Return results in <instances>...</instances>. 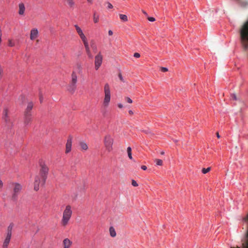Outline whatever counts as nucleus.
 Segmentation results:
<instances>
[{
    "instance_id": "obj_1",
    "label": "nucleus",
    "mask_w": 248,
    "mask_h": 248,
    "mask_svg": "<svg viewBox=\"0 0 248 248\" xmlns=\"http://www.w3.org/2000/svg\"><path fill=\"white\" fill-rule=\"evenodd\" d=\"M40 167L39 174L35 176L34 179V189L35 191L39 190L40 185H44L48 173V168L45 163L41 164Z\"/></svg>"
},
{
    "instance_id": "obj_2",
    "label": "nucleus",
    "mask_w": 248,
    "mask_h": 248,
    "mask_svg": "<svg viewBox=\"0 0 248 248\" xmlns=\"http://www.w3.org/2000/svg\"><path fill=\"white\" fill-rule=\"evenodd\" d=\"M240 41L243 49H248V19L244 23L240 30Z\"/></svg>"
},
{
    "instance_id": "obj_3",
    "label": "nucleus",
    "mask_w": 248,
    "mask_h": 248,
    "mask_svg": "<svg viewBox=\"0 0 248 248\" xmlns=\"http://www.w3.org/2000/svg\"><path fill=\"white\" fill-rule=\"evenodd\" d=\"M72 215V210L71 206L69 205H66L62 213V217L61 220L62 226H66L68 224Z\"/></svg>"
},
{
    "instance_id": "obj_4",
    "label": "nucleus",
    "mask_w": 248,
    "mask_h": 248,
    "mask_svg": "<svg viewBox=\"0 0 248 248\" xmlns=\"http://www.w3.org/2000/svg\"><path fill=\"white\" fill-rule=\"evenodd\" d=\"M104 98L103 99L102 106L104 108L108 107L110 101L111 93L109 84L107 83L104 85Z\"/></svg>"
},
{
    "instance_id": "obj_5",
    "label": "nucleus",
    "mask_w": 248,
    "mask_h": 248,
    "mask_svg": "<svg viewBox=\"0 0 248 248\" xmlns=\"http://www.w3.org/2000/svg\"><path fill=\"white\" fill-rule=\"evenodd\" d=\"M114 139L110 134H107L104 138V144L106 150L110 152L113 150Z\"/></svg>"
},
{
    "instance_id": "obj_6",
    "label": "nucleus",
    "mask_w": 248,
    "mask_h": 248,
    "mask_svg": "<svg viewBox=\"0 0 248 248\" xmlns=\"http://www.w3.org/2000/svg\"><path fill=\"white\" fill-rule=\"evenodd\" d=\"M72 79L70 84L68 87V90L71 93H74L77 88L78 77L75 72H73L71 75Z\"/></svg>"
},
{
    "instance_id": "obj_7",
    "label": "nucleus",
    "mask_w": 248,
    "mask_h": 248,
    "mask_svg": "<svg viewBox=\"0 0 248 248\" xmlns=\"http://www.w3.org/2000/svg\"><path fill=\"white\" fill-rule=\"evenodd\" d=\"M103 61V56L101 52H99L97 55L95 56L94 68L97 70L102 64Z\"/></svg>"
},
{
    "instance_id": "obj_8",
    "label": "nucleus",
    "mask_w": 248,
    "mask_h": 248,
    "mask_svg": "<svg viewBox=\"0 0 248 248\" xmlns=\"http://www.w3.org/2000/svg\"><path fill=\"white\" fill-rule=\"evenodd\" d=\"M13 194L12 196V199L16 200L17 194L20 192L22 189V186L18 183H14L13 184Z\"/></svg>"
},
{
    "instance_id": "obj_9",
    "label": "nucleus",
    "mask_w": 248,
    "mask_h": 248,
    "mask_svg": "<svg viewBox=\"0 0 248 248\" xmlns=\"http://www.w3.org/2000/svg\"><path fill=\"white\" fill-rule=\"evenodd\" d=\"M81 40L84 44L85 51L88 57L90 59H92L93 58V55L91 53L87 37L82 39Z\"/></svg>"
},
{
    "instance_id": "obj_10",
    "label": "nucleus",
    "mask_w": 248,
    "mask_h": 248,
    "mask_svg": "<svg viewBox=\"0 0 248 248\" xmlns=\"http://www.w3.org/2000/svg\"><path fill=\"white\" fill-rule=\"evenodd\" d=\"M73 137L69 135L65 145V153L68 154L71 151Z\"/></svg>"
},
{
    "instance_id": "obj_11",
    "label": "nucleus",
    "mask_w": 248,
    "mask_h": 248,
    "mask_svg": "<svg viewBox=\"0 0 248 248\" xmlns=\"http://www.w3.org/2000/svg\"><path fill=\"white\" fill-rule=\"evenodd\" d=\"M3 119L4 120L5 122L6 123L7 126H12V123L10 122V119L8 116V109L6 108L4 109L3 112Z\"/></svg>"
},
{
    "instance_id": "obj_12",
    "label": "nucleus",
    "mask_w": 248,
    "mask_h": 248,
    "mask_svg": "<svg viewBox=\"0 0 248 248\" xmlns=\"http://www.w3.org/2000/svg\"><path fill=\"white\" fill-rule=\"evenodd\" d=\"M31 113H24V124L25 125L29 124L31 121Z\"/></svg>"
},
{
    "instance_id": "obj_13",
    "label": "nucleus",
    "mask_w": 248,
    "mask_h": 248,
    "mask_svg": "<svg viewBox=\"0 0 248 248\" xmlns=\"http://www.w3.org/2000/svg\"><path fill=\"white\" fill-rule=\"evenodd\" d=\"M72 242L69 238H65L62 242V248H71Z\"/></svg>"
},
{
    "instance_id": "obj_14",
    "label": "nucleus",
    "mask_w": 248,
    "mask_h": 248,
    "mask_svg": "<svg viewBox=\"0 0 248 248\" xmlns=\"http://www.w3.org/2000/svg\"><path fill=\"white\" fill-rule=\"evenodd\" d=\"M39 35V32L37 29L33 28L31 30L30 33V39L31 40H34L36 39Z\"/></svg>"
},
{
    "instance_id": "obj_15",
    "label": "nucleus",
    "mask_w": 248,
    "mask_h": 248,
    "mask_svg": "<svg viewBox=\"0 0 248 248\" xmlns=\"http://www.w3.org/2000/svg\"><path fill=\"white\" fill-rule=\"evenodd\" d=\"M74 27L75 28L77 33L79 35L81 40L86 37L85 34H84L82 29L78 25H75Z\"/></svg>"
},
{
    "instance_id": "obj_16",
    "label": "nucleus",
    "mask_w": 248,
    "mask_h": 248,
    "mask_svg": "<svg viewBox=\"0 0 248 248\" xmlns=\"http://www.w3.org/2000/svg\"><path fill=\"white\" fill-rule=\"evenodd\" d=\"M11 238V235H10V233L9 234H7L6 237L4 240V241L3 244V248H7L9 244L10 239Z\"/></svg>"
},
{
    "instance_id": "obj_17",
    "label": "nucleus",
    "mask_w": 248,
    "mask_h": 248,
    "mask_svg": "<svg viewBox=\"0 0 248 248\" xmlns=\"http://www.w3.org/2000/svg\"><path fill=\"white\" fill-rule=\"evenodd\" d=\"M19 11L18 14L19 15H23L25 10V5L23 3H20L18 5Z\"/></svg>"
},
{
    "instance_id": "obj_18",
    "label": "nucleus",
    "mask_w": 248,
    "mask_h": 248,
    "mask_svg": "<svg viewBox=\"0 0 248 248\" xmlns=\"http://www.w3.org/2000/svg\"><path fill=\"white\" fill-rule=\"evenodd\" d=\"M33 104L32 102H29L27 107L26 109H25L24 113H31V110L33 108Z\"/></svg>"
},
{
    "instance_id": "obj_19",
    "label": "nucleus",
    "mask_w": 248,
    "mask_h": 248,
    "mask_svg": "<svg viewBox=\"0 0 248 248\" xmlns=\"http://www.w3.org/2000/svg\"><path fill=\"white\" fill-rule=\"evenodd\" d=\"M80 149L82 151H87L88 149V146L86 143L84 141H80L79 143Z\"/></svg>"
},
{
    "instance_id": "obj_20",
    "label": "nucleus",
    "mask_w": 248,
    "mask_h": 248,
    "mask_svg": "<svg viewBox=\"0 0 248 248\" xmlns=\"http://www.w3.org/2000/svg\"><path fill=\"white\" fill-rule=\"evenodd\" d=\"M239 2L243 7H247L248 6V0H239Z\"/></svg>"
},
{
    "instance_id": "obj_21",
    "label": "nucleus",
    "mask_w": 248,
    "mask_h": 248,
    "mask_svg": "<svg viewBox=\"0 0 248 248\" xmlns=\"http://www.w3.org/2000/svg\"><path fill=\"white\" fill-rule=\"evenodd\" d=\"M109 232H110V235L111 237H114L116 236V232L115 230L113 227H111L109 228Z\"/></svg>"
},
{
    "instance_id": "obj_22",
    "label": "nucleus",
    "mask_w": 248,
    "mask_h": 248,
    "mask_svg": "<svg viewBox=\"0 0 248 248\" xmlns=\"http://www.w3.org/2000/svg\"><path fill=\"white\" fill-rule=\"evenodd\" d=\"M119 16L122 21L126 22L128 21V18L125 15L120 14Z\"/></svg>"
},
{
    "instance_id": "obj_23",
    "label": "nucleus",
    "mask_w": 248,
    "mask_h": 248,
    "mask_svg": "<svg viewBox=\"0 0 248 248\" xmlns=\"http://www.w3.org/2000/svg\"><path fill=\"white\" fill-rule=\"evenodd\" d=\"M67 3L70 8H73L75 5V2L73 0H65Z\"/></svg>"
},
{
    "instance_id": "obj_24",
    "label": "nucleus",
    "mask_w": 248,
    "mask_h": 248,
    "mask_svg": "<svg viewBox=\"0 0 248 248\" xmlns=\"http://www.w3.org/2000/svg\"><path fill=\"white\" fill-rule=\"evenodd\" d=\"M132 152L131 148L130 147H128L127 148V152L128 154V156L129 159H132V158H133L132 156V152Z\"/></svg>"
},
{
    "instance_id": "obj_25",
    "label": "nucleus",
    "mask_w": 248,
    "mask_h": 248,
    "mask_svg": "<svg viewBox=\"0 0 248 248\" xmlns=\"http://www.w3.org/2000/svg\"><path fill=\"white\" fill-rule=\"evenodd\" d=\"M91 46L92 48L93 51L94 52H96V51L97 50V46L95 45V44H94V42L93 41H92L91 42Z\"/></svg>"
},
{
    "instance_id": "obj_26",
    "label": "nucleus",
    "mask_w": 248,
    "mask_h": 248,
    "mask_svg": "<svg viewBox=\"0 0 248 248\" xmlns=\"http://www.w3.org/2000/svg\"><path fill=\"white\" fill-rule=\"evenodd\" d=\"M13 227V224H10L8 227L7 229V234H9L10 233V235H12V230Z\"/></svg>"
},
{
    "instance_id": "obj_27",
    "label": "nucleus",
    "mask_w": 248,
    "mask_h": 248,
    "mask_svg": "<svg viewBox=\"0 0 248 248\" xmlns=\"http://www.w3.org/2000/svg\"><path fill=\"white\" fill-rule=\"evenodd\" d=\"M99 21V16L96 15V13L93 14V21L94 23H97Z\"/></svg>"
},
{
    "instance_id": "obj_28",
    "label": "nucleus",
    "mask_w": 248,
    "mask_h": 248,
    "mask_svg": "<svg viewBox=\"0 0 248 248\" xmlns=\"http://www.w3.org/2000/svg\"><path fill=\"white\" fill-rule=\"evenodd\" d=\"M211 170V168L210 167H208L207 168V169H205V168H203L202 169V172L203 173V174H205L207 172H208Z\"/></svg>"
},
{
    "instance_id": "obj_29",
    "label": "nucleus",
    "mask_w": 248,
    "mask_h": 248,
    "mask_svg": "<svg viewBox=\"0 0 248 248\" xmlns=\"http://www.w3.org/2000/svg\"><path fill=\"white\" fill-rule=\"evenodd\" d=\"M156 164L159 166H162L163 164V161L161 159H156Z\"/></svg>"
},
{
    "instance_id": "obj_30",
    "label": "nucleus",
    "mask_w": 248,
    "mask_h": 248,
    "mask_svg": "<svg viewBox=\"0 0 248 248\" xmlns=\"http://www.w3.org/2000/svg\"><path fill=\"white\" fill-rule=\"evenodd\" d=\"M125 100L127 102L129 103H132L133 101L131 99H130L129 97H126L125 98Z\"/></svg>"
},
{
    "instance_id": "obj_31",
    "label": "nucleus",
    "mask_w": 248,
    "mask_h": 248,
    "mask_svg": "<svg viewBox=\"0 0 248 248\" xmlns=\"http://www.w3.org/2000/svg\"><path fill=\"white\" fill-rule=\"evenodd\" d=\"M160 70L162 72H167L168 71V69L166 67H160Z\"/></svg>"
},
{
    "instance_id": "obj_32",
    "label": "nucleus",
    "mask_w": 248,
    "mask_h": 248,
    "mask_svg": "<svg viewBox=\"0 0 248 248\" xmlns=\"http://www.w3.org/2000/svg\"><path fill=\"white\" fill-rule=\"evenodd\" d=\"M132 185L134 186H138V184L137 183V182L136 181L134 180H133L132 181Z\"/></svg>"
},
{
    "instance_id": "obj_33",
    "label": "nucleus",
    "mask_w": 248,
    "mask_h": 248,
    "mask_svg": "<svg viewBox=\"0 0 248 248\" xmlns=\"http://www.w3.org/2000/svg\"><path fill=\"white\" fill-rule=\"evenodd\" d=\"M231 98H232V99L235 100H236L237 99L236 95L235 94H234V93L232 94L231 95Z\"/></svg>"
},
{
    "instance_id": "obj_34",
    "label": "nucleus",
    "mask_w": 248,
    "mask_h": 248,
    "mask_svg": "<svg viewBox=\"0 0 248 248\" xmlns=\"http://www.w3.org/2000/svg\"><path fill=\"white\" fill-rule=\"evenodd\" d=\"M8 45L10 46H15V44L12 41V40H9Z\"/></svg>"
},
{
    "instance_id": "obj_35",
    "label": "nucleus",
    "mask_w": 248,
    "mask_h": 248,
    "mask_svg": "<svg viewBox=\"0 0 248 248\" xmlns=\"http://www.w3.org/2000/svg\"><path fill=\"white\" fill-rule=\"evenodd\" d=\"M118 77H119V78L120 79L122 82H124V78H123V77H122V75L121 73H119V74H118Z\"/></svg>"
},
{
    "instance_id": "obj_36",
    "label": "nucleus",
    "mask_w": 248,
    "mask_h": 248,
    "mask_svg": "<svg viewBox=\"0 0 248 248\" xmlns=\"http://www.w3.org/2000/svg\"><path fill=\"white\" fill-rule=\"evenodd\" d=\"M147 19L150 21H151V22H153L154 21H155V18L154 17H149V16H147Z\"/></svg>"
},
{
    "instance_id": "obj_37",
    "label": "nucleus",
    "mask_w": 248,
    "mask_h": 248,
    "mask_svg": "<svg viewBox=\"0 0 248 248\" xmlns=\"http://www.w3.org/2000/svg\"><path fill=\"white\" fill-rule=\"evenodd\" d=\"M108 4V9H112L113 8V5L109 2H107Z\"/></svg>"
},
{
    "instance_id": "obj_38",
    "label": "nucleus",
    "mask_w": 248,
    "mask_h": 248,
    "mask_svg": "<svg viewBox=\"0 0 248 248\" xmlns=\"http://www.w3.org/2000/svg\"><path fill=\"white\" fill-rule=\"evenodd\" d=\"M39 100H40V101L41 103L42 102L43 100L42 94L41 93H40V94H39Z\"/></svg>"
},
{
    "instance_id": "obj_39",
    "label": "nucleus",
    "mask_w": 248,
    "mask_h": 248,
    "mask_svg": "<svg viewBox=\"0 0 248 248\" xmlns=\"http://www.w3.org/2000/svg\"><path fill=\"white\" fill-rule=\"evenodd\" d=\"M134 56L136 58H139L140 57V54L139 53H135L134 54Z\"/></svg>"
},
{
    "instance_id": "obj_40",
    "label": "nucleus",
    "mask_w": 248,
    "mask_h": 248,
    "mask_svg": "<svg viewBox=\"0 0 248 248\" xmlns=\"http://www.w3.org/2000/svg\"><path fill=\"white\" fill-rule=\"evenodd\" d=\"M108 35L111 36L113 34V32L111 30H109L108 31Z\"/></svg>"
},
{
    "instance_id": "obj_41",
    "label": "nucleus",
    "mask_w": 248,
    "mask_h": 248,
    "mask_svg": "<svg viewBox=\"0 0 248 248\" xmlns=\"http://www.w3.org/2000/svg\"><path fill=\"white\" fill-rule=\"evenodd\" d=\"M118 107L119 108H123V105L122 104H118Z\"/></svg>"
},
{
    "instance_id": "obj_42",
    "label": "nucleus",
    "mask_w": 248,
    "mask_h": 248,
    "mask_svg": "<svg viewBox=\"0 0 248 248\" xmlns=\"http://www.w3.org/2000/svg\"><path fill=\"white\" fill-rule=\"evenodd\" d=\"M141 168L143 170H146L147 169V167L146 166H142Z\"/></svg>"
},
{
    "instance_id": "obj_43",
    "label": "nucleus",
    "mask_w": 248,
    "mask_h": 248,
    "mask_svg": "<svg viewBox=\"0 0 248 248\" xmlns=\"http://www.w3.org/2000/svg\"><path fill=\"white\" fill-rule=\"evenodd\" d=\"M128 113L130 115H133V112L131 110H130L128 111Z\"/></svg>"
},
{
    "instance_id": "obj_44",
    "label": "nucleus",
    "mask_w": 248,
    "mask_h": 248,
    "mask_svg": "<svg viewBox=\"0 0 248 248\" xmlns=\"http://www.w3.org/2000/svg\"><path fill=\"white\" fill-rule=\"evenodd\" d=\"M3 186V183L1 180H0V189Z\"/></svg>"
},
{
    "instance_id": "obj_45",
    "label": "nucleus",
    "mask_w": 248,
    "mask_h": 248,
    "mask_svg": "<svg viewBox=\"0 0 248 248\" xmlns=\"http://www.w3.org/2000/svg\"><path fill=\"white\" fill-rule=\"evenodd\" d=\"M217 137L218 138H220V135L219 134V133L217 132Z\"/></svg>"
},
{
    "instance_id": "obj_46",
    "label": "nucleus",
    "mask_w": 248,
    "mask_h": 248,
    "mask_svg": "<svg viewBox=\"0 0 248 248\" xmlns=\"http://www.w3.org/2000/svg\"><path fill=\"white\" fill-rule=\"evenodd\" d=\"M143 13L144 15H145L146 16H147V14L145 11H143Z\"/></svg>"
},
{
    "instance_id": "obj_47",
    "label": "nucleus",
    "mask_w": 248,
    "mask_h": 248,
    "mask_svg": "<svg viewBox=\"0 0 248 248\" xmlns=\"http://www.w3.org/2000/svg\"><path fill=\"white\" fill-rule=\"evenodd\" d=\"M231 248H240L238 247H231Z\"/></svg>"
},
{
    "instance_id": "obj_48",
    "label": "nucleus",
    "mask_w": 248,
    "mask_h": 248,
    "mask_svg": "<svg viewBox=\"0 0 248 248\" xmlns=\"http://www.w3.org/2000/svg\"><path fill=\"white\" fill-rule=\"evenodd\" d=\"M92 0H87V1L89 2H91Z\"/></svg>"
},
{
    "instance_id": "obj_49",
    "label": "nucleus",
    "mask_w": 248,
    "mask_h": 248,
    "mask_svg": "<svg viewBox=\"0 0 248 248\" xmlns=\"http://www.w3.org/2000/svg\"><path fill=\"white\" fill-rule=\"evenodd\" d=\"M162 155H163L164 154V152H162L161 153Z\"/></svg>"
}]
</instances>
